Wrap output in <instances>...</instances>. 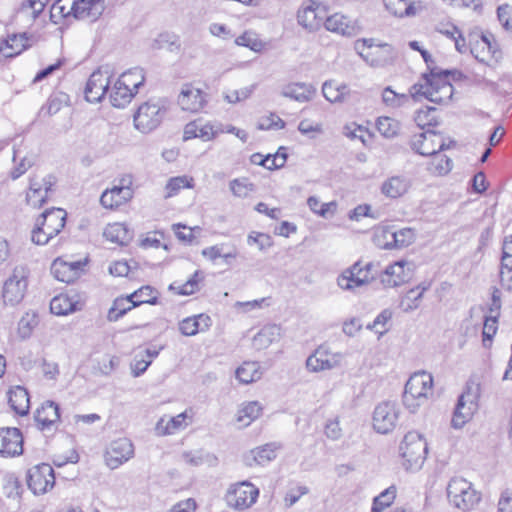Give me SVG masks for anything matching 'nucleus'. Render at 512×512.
I'll return each mask as SVG.
<instances>
[{
  "instance_id": "obj_1",
  "label": "nucleus",
  "mask_w": 512,
  "mask_h": 512,
  "mask_svg": "<svg viewBox=\"0 0 512 512\" xmlns=\"http://www.w3.org/2000/svg\"><path fill=\"white\" fill-rule=\"evenodd\" d=\"M449 76L453 80H460L463 74L459 70L439 68H433L430 73H424L420 81L410 88L412 98L418 100L419 97H425L436 104H448L454 94V88L448 80Z\"/></svg>"
},
{
  "instance_id": "obj_2",
  "label": "nucleus",
  "mask_w": 512,
  "mask_h": 512,
  "mask_svg": "<svg viewBox=\"0 0 512 512\" xmlns=\"http://www.w3.org/2000/svg\"><path fill=\"white\" fill-rule=\"evenodd\" d=\"M433 377L431 374L421 371L414 373L405 385L403 393V404L410 412L417 409L427 402L432 394Z\"/></svg>"
},
{
  "instance_id": "obj_3",
  "label": "nucleus",
  "mask_w": 512,
  "mask_h": 512,
  "mask_svg": "<svg viewBox=\"0 0 512 512\" xmlns=\"http://www.w3.org/2000/svg\"><path fill=\"white\" fill-rule=\"evenodd\" d=\"M67 213L61 208L46 210L37 220L31 239L37 245H45L57 236L65 226Z\"/></svg>"
},
{
  "instance_id": "obj_4",
  "label": "nucleus",
  "mask_w": 512,
  "mask_h": 512,
  "mask_svg": "<svg viewBox=\"0 0 512 512\" xmlns=\"http://www.w3.org/2000/svg\"><path fill=\"white\" fill-rule=\"evenodd\" d=\"M447 498L454 508L467 512L480 502L481 494L471 482L456 476L451 478L447 485Z\"/></svg>"
},
{
  "instance_id": "obj_5",
  "label": "nucleus",
  "mask_w": 512,
  "mask_h": 512,
  "mask_svg": "<svg viewBox=\"0 0 512 512\" xmlns=\"http://www.w3.org/2000/svg\"><path fill=\"white\" fill-rule=\"evenodd\" d=\"M399 450L404 468L409 471H418L426 460L428 444L420 433L409 431L405 434Z\"/></svg>"
},
{
  "instance_id": "obj_6",
  "label": "nucleus",
  "mask_w": 512,
  "mask_h": 512,
  "mask_svg": "<svg viewBox=\"0 0 512 512\" xmlns=\"http://www.w3.org/2000/svg\"><path fill=\"white\" fill-rule=\"evenodd\" d=\"M30 271L24 265L16 266L2 287V299L6 306H16L22 302L28 288Z\"/></svg>"
},
{
  "instance_id": "obj_7",
  "label": "nucleus",
  "mask_w": 512,
  "mask_h": 512,
  "mask_svg": "<svg viewBox=\"0 0 512 512\" xmlns=\"http://www.w3.org/2000/svg\"><path fill=\"white\" fill-rule=\"evenodd\" d=\"M358 54L372 67H384L391 64L394 52L390 45H374L372 39H361L355 42Z\"/></svg>"
},
{
  "instance_id": "obj_8",
  "label": "nucleus",
  "mask_w": 512,
  "mask_h": 512,
  "mask_svg": "<svg viewBox=\"0 0 512 512\" xmlns=\"http://www.w3.org/2000/svg\"><path fill=\"white\" fill-rule=\"evenodd\" d=\"M259 496V489L248 481L234 483L225 494L226 504L236 510L250 508Z\"/></svg>"
},
{
  "instance_id": "obj_9",
  "label": "nucleus",
  "mask_w": 512,
  "mask_h": 512,
  "mask_svg": "<svg viewBox=\"0 0 512 512\" xmlns=\"http://www.w3.org/2000/svg\"><path fill=\"white\" fill-rule=\"evenodd\" d=\"M400 407L395 401H382L376 405L372 415V425L379 434L392 432L398 423Z\"/></svg>"
},
{
  "instance_id": "obj_10",
  "label": "nucleus",
  "mask_w": 512,
  "mask_h": 512,
  "mask_svg": "<svg viewBox=\"0 0 512 512\" xmlns=\"http://www.w3.org/2000/svg\"><path fill=\"white\" fill-rule=\"evenodd\" d=\"M166 109L158 102L148 101L141 104L134 114V126L141 133H149L162 122Z\"/></svg>"
},
{
  "instance_id": "obj_11",
  "label": "nucleus",
  "mask_w": 512,
  "mask_h": 512,
  "mask_svg": "<svg viewBox=\"0 0 512 512\" xmlns=\"http://www.w3.org/2000/svg\"><path fill=\"white\" fill-rule=\"evenodd\" d=\"M410 147L417 154L431 156L448 148L449 145H446L441 134L428 129L413 135L410 140Z\"/></svg>"
},
{
  "instance_id": "obj_12",
  "label": "nucleus",
  "mask_w": 512,
  "mask_h": 512,
  "mask_svg": "<svg viewBox=\"0 0 512 512\" xmlns=\"http://www.w3.org/2000/svg\"><path fill=\"white\" fill-rule=\"evenodd\" d=\"M477 399V392L472 391L470 387L459 396L451 419L453 428L461 429L472 418L478 409Z\"/></svg>"
},
{
  "instance_id": "obj_13",
  "label": "nucleus",
  "mask_w": 512,
  "mask_h": 512,
  "mask_svg": "<svg viewBox=\"0 0 512 512\" xmlns=\"http://www.w3.org/2000/svg\"><path fill=\"white\" fill-rule=\"evenodd\" d=\"M55 476L51 465L42 463L27 472V484L34 494H44L54 486Z\"/></svg>"
},
{
  "instance_id": "obj_14",
  "label": "nucleus",
  "mask_w": 512,
  "mask_h": 512,
  "mask_svg": "<svg viewBox=\"0 0 512 512\" xmlns=\"http://www.w3.org/2000/svg\"><path fill=\"white\" fill-rule=\"evenodd\" d=\"M111 74L108 68H100L94 71L85 87V98L90 103L102 101L110 86Z\"/></svg>"
},
{
  "instance_id": "obj_15",
  "label": "nucleus",
  "mask_w": 512,
  "mask_h": 512,
  "mask_svg": "<svg viewBox=\"0 0 512 512\" xmlns=\"http://www.w3.org/2000/svg\"><path fill=\"white\" fill-rule=\"evenodd\" d=\"M134 456V446L127 438L113 441L105 452V463L110 469H117Z\"/></svg>"
},
{
  "instance_id": "obj_16",
  "label": "nucleus",
  "mask_w": 512,
  "mask_h": 512,
  "mask_svg": "<svg viewBox=\"0 0 512 512\" xmlns=\"http://www.w3.org/2000/svg\"><path fill=\"white\" fill-rule=\"evenodd\" d=\"M54 184V178L34 176L30 179L29 189L26 193V202L33 208H40L47 200L48 193Z\"/></svg>"
},
{
  "instance_id": "obj_17",
  "label": "nucleus",
  "mask_w": 512,
  "mask_h": 512,
  "mask_svg": "<svg viewBox=\"0 0 512 512\" xmlns=\"http://www.w3.org/2000/svg\"><path fill=\"white\" fill-rule=\"evenodd\" d=\"M86 261H66L59 257L51 265L54 277L64 283H73L83 273Z\"/></svg>"
},
{
  "instance_id": "obj_18",
  "label": "nucleus",
  "mask_w": 512,
  "mask_h": 512,
  "mask_svg": "<svg viewBox=\"0 0 512 512\" xmlns=\"http://www.w3.org/2000/svg\"><path fill=\"white\" fill-rule=\"evenodd\" d=\"M207 103L206 94L192 84H184L178 95V104L182 110L197 113Z\"/></svg>"
},
{
  "instance_id": "obj_19",
  "label": "nucleus",
  "mask_w": 512,
  "mask_h": 512,
  "mask_svg": "<svg viewBox=\"0 0 512 512\" xmlns=\"http://www.w3.org/2000/svg\"><path fill=\"white\" fill-rule=\"evenodd\" d=\"M23 453V436L18 428H0V456L15 457Z\"/></svg>"
},
{
  "instance_id": "obj_20",
  "label": "nucleus",
  "mask_w": 512,
  "mask_h": 512,
  "mask_svg": "<svg viewBox=\"0 0 512 512\" xmlns=\"http://www.w3.org/2000/svg\"><path fill=\"white\" fill-rule=\"evenodd\" d=\"M319 6L316 1L307 0L298 10V24L308 32H315L320 28Z\"/></svg>"
},
{
  "instance_id": "obj_21",
  "label": "nucleus",
  "mask_w": 512,
  "mask_h": 512,
  "mask_svg": "<svg viewBox=\"0 0 512 512\" xmlns=\"http://www.w3.org/2000/svg\"><path fill=\"white\" fill-rule=\"evenodd\" d=\"M191 423V417L187 411L182 412L174 417L163 416L155 426L156 434L159 436L172 435L178 431L184 430Z\"/></svg>"
},
{
  "instance_id": "obj_22",
  "label": "nucleus",
  "mask_w": 512,
  "mask_h": 512,
  "mask_svg": "<svg viewBox=\"0 0 512 512\" xmlns=\"http://www.w3.org/2000/svg\"><path fill=\"white\" fill-rule=\"evenodd\" d=\"M372 266V263H367L365 274L363 277H359L357 265H352L338 277V286L344 290H352L356 287L368 284L373 279V276L370 275Z\"/></svg>"
},
{
  "instance_id": "obj_23",
  "label": "nucleus",
  "mask_w": 512,
  "mask_h": 512,
  "mask_svg": "<svg viewBox=\"0 0 512 512\" xmlns=\"http://www.w3.org/2000/svg\"><path fill=\"white\" fill-rule=\"evenodd\" d=\"M408 262L404 260L397 261L389 265L380 277V281L384 287H397L410 279V271L405 270Z\"/></svg>"
},
{
  "instance_id": "obj_24",
  "label": "nucleus",
  "mask_w": 512,
  "mask_h": 512,
  "mask_svg": "<svg viewBox=\"0 0 512 512\" xmlns=\"http://www.w3.org/2000/svg\"><path fill=\"white\" fill-rule=\"evenodd\" d=\"M220 133H223V129L220 127H215L211 123L202 124L198 121H193L185 126L183 138L184 140L200 138L203 141H210Z\"/></svg>"
},
{
  "instance_id": "obj_25",
  "label": "nucleus",
  "mask_w": 512,
  "mask_h": 512,
  "mask_svg": "<svg viewBox=\"0 0 512 512\" xmlns=\"http://www.w3.org/2000/svg\"><path fill=\"white\" fill-rule=\"evenodd\" d=\"M279 448L280 446L276 443H269L260 447H256L245 455V464L247 466L266 465L276 458Z\"/></svg>"
},
{
  "instance_id": "obj_26",
  "label": "nucleus",
  "mask_w": 512,
  "mask_h": 512,
  "mask_svg": "<svg viewBox=\"0 0 512 512\" xmlns=\"http://www.w3.org/2000/svg\"><path fill=\"white\" fill-rule=\"evenodd\" d=\"M324 26L328 31L342 36H356L360 32L359 26L348 20L344 15L335 13L326 18Z\"/></svg>"
},
{
  "instance_id": "obj_27",
  "label": "nucleus",
  "mask_w": 512,
  "mask_h": 512,
  "mask_svg": "<svg viewBox=\"0 0 512 512\" xmlns=\"http://www.w3.org/2000/svg\"><path fill=\"white\" fill-rule=\"evenodd\" d=\"M411 182L404 175H395L387 178L380 187L381 193L390 199H397L409 190Z\"/></svg>"
},
{
  "instance_id": "obj_28",
  "label": "nucleus",
  "mask_w": 512,
  "mask_h": 512,
  "mask_svg": "<svg viewBox=\"0 0 512 512\" xmlns=\"http://www.w3.org/2000/svg\"><path fill=\"white\" fill-rule=\"evenodd\" d=\"M105 10V0H77L76 19L96 21Z\"/></svg>"
},
{
  "instance_id": "obj_29",
  "label": "nucleus",
  "mask_w": 512,
  "mask_h": 512,
  "mask_svg": "<svg viewBox=\"0 0 512 512\" xmlns=\"http://www.w3.org/2000/svg\"><path fill=\"white\" fill-rule=\"evenodd\" d=\"M59 418V407L53 401L44 402L35 413V420L41 430L49 429L59 421Z\"/></svg>"
},
{
  "instance_id": "obj_30",
  "label": "nucleus",
  "mask_w": 512,
  "mask_h": 512,
  "mask_svg": "<svg viewBox=\"0 0 512 512\" xmlns=\"http://www.w3.org/2000/svg\"><path fill=\"white\" fill-rule=\"evenodd\" d=\"M8 403L18 415H27L30 409V398L27 390L22 386L12 387L8 393Z\"/></svg>"
},
{
  "instance_id": "obj_31",
  "label": "nucleus",
  "mask_w": 512,
  "mask_h": 512,
  "mask_svg": "<svg viewBox=\"0 0 512 512\" xmlns=\"http://www.w3.org/2000/svg\"><path fill=\"white\" fill-rule=\"evenodd\" d=\"M211 326V318L206 314L187 317L179 323V330L185 336H194Z\"/></svg>"
},
{
  "instance_id": "obj_32",
  "label": "nucleus",
  "mask_w": 512,
  "mask_h": 512,
  "mask_svg": "<svg viewBox=\"0 0 512 512\" xmlns=\"http://www.w3.org/2000/svg\"><path fill=\"white\" fill-rule=\"evenodd\" d=\"M263 407L258 401H249L242 403L236 414V422L240 427H247L260 417Z\"/></svg>"
},
{
  "instance_id": "obj_33",
  "label": "nucleus",
  "mask_w": 512,
  "mask_h": 512,
  "mask_svg": "<svg viewBox=\"0 0 512 512\" xmlns=\"http://www.w3.org/2000/svg\"><path fill=\"white\" fill-rule=\"evenodd\" d=\"M28 46L29 43L25 34H13L0 41V53L6 58H11L19 55Z\"/></svg>"
},
{
  "instance_id": "obj_34",
  "label": "nucleus",
  "mask_w": 512,
  "mask_h": 512,
  "mask_svg": "<svg viewBox=\"0 0 512 512\" xmlns=\"http://www.w3.org/2000/svg\"><path fill=\"white\" fill-rule=\"evenodd\" d=\"M386 9L394 16H415L423 9L420 1L409 3L407 0H384Z\"/></svg>"
},
{
  "instance_id": "obj_35",
  "label": "nucleus",
  "mask_w": 512,
  "mask_h": 512,
  "mask_svg": "<svg viewBox=\"0 0 512 512\" xmlns=\"http://www.w3.org/2000/svg\"><path fill=\"white\" fill-rule=\"evenodd\" d=\"M281 335V327L279 325H266L253 337V345L258 350L266 349L272 343L278 341Z\"/></svg>"
},
{
  "instance_id": "obj_36",
  "label": "nucleus",
  "mask_w": 512,
  "mask_h": 512,
  "mask_svg": "<svg viewBox=\"0 0 512 512\" xmlns=\"http://www.w3.org/2000/svg\"><path fill=\"white\" fill-rule=\"evenodd\" d=\"M103 236L112 243L126 245L132 240L133 233L124 223L116 222L106 226Z\"/></svg>"
},
{
  "instance_id": "obj_37",
  "label": "nucleus",
  "mask_w": 512,
  "mask_h": 512,
  "mask_svg": "<svg viewBox=\"0 0 512 512\" xmlns=\"http://www.w3.org/2000/svg\"><path fill=\"white\" fill-rule=\"evenodd\" d=\"M263 371L256 361H245L235 371L236 379L242 384H250L261 379Z\"/></svg>"
},
{
  "instance_id": "obj_38",
  "label": "nucleus",
  "mask_w": 512,
  "mask_h": 512,
  "mask_svg": "<svg viewBox=\"0 0 512 512\" xmlns=\"http://www.w3.org/2000/svg\"><path fill=\"white\" fill-rule=\"evenodd\" d=\"M131 199L132 198L128 195V191H122V189L114 186L102 193L100 203L104 208L113 210L126 204Z\"/></svg>"
},
{
  "instance_id": "obj_39",
  "label": "nucleus",
  "mask_w": 512,
  "mask_h": 512,
  "mask_svg": "<svg viewBox=\"0 0 512 512\" xmlns=\"http://www.w3.org/2000/svg\"><path fill=\"white\" fill-rule=\"evenodd\" d=\"M281 94L286 98L304 102L315 94V90L304 83H290L282 87Z\"/></svg>"
},
{
  "instance_id": "obj_40",
  "label": "nucleus",
  "mask_w": 512,
  "mask_h": 512,
  "mask_svg": "<svg viewBox=\"0 0 512 512\" xmlns=\"http://www.w3.org/2000/svg\"><path fill=\"white\" fill-rule=\"evenodd\" d=\"M78 301L74 300L67 294L55 296L50 302V310L57 316H64L77 311Z\"/></svg>"
},
{
  "instance_id": "obj_41",
  "label": "nucleus",
  "mask_w": 512,
  "mask_h": 512,
  "mask_svg": "<svg viewBox=\"0 0 512 512\" xmlns=\"http://www.w3.org/2000/svg\"><path fill=\"white\" fill-rule=\"evenodd\" d=\"M386 238H390L391 241H387L384 244L385 249L402 248L410 245L414 241L415 234L410 228H403L395 232H387Z\"/></svg>"
},
{
  "instance_id": "obj_42",
  "label": "nucleus",
  "mask_w": 512,
  "mask_h": 512,
  "mask_svg": "<svg viewBox=\"0 0 512 512\" xmlns=\"http://www.w3.org/2000/svg\"><path fill=\"white\" fill-rule=\"evenodd\" d=\"M182 459L186 464L191 466H200L205 464L208 466H215L218 461L214 454L203 449L184 452L182 454Z\"/></svg>"
},
{
  "instance_id": "obj_43",
  "label": "nucleus",
  "mask_w": 512,
  "mask_h": 512,
  "mask_svg": "<svg viewBox=\"0 0 512 512\" xmlns=\"http://www.w3.org/2000/svg\"><path fill=\"white\" fill-rule=\"evenodd\" d=\"M144 81V71L142 68L139 67L132 68L122 73L117 79V82L120 83V85L129 88L135 94L137 93L139 87L143 85Z\"/></svg>"
},
{
  "instance_id": "obj_44",
  "label": "nucleus",
  "mask_w": 512,
  "mask_h": 512,
  "mask_svg": "<svg viewBox=\"0 0 512 512\" xmlns=\"http://www.w3.org/2000/svg\"><path fill=\"white\" fill-rule=\"evenodd\" d=\"M135 93L129 88L120 85L117 81L110 90L109 98L114 107L123 108L131 102Z\"/></svg>"
},
{
  "instance_id": "obj_45",
  "label": "nucleus",
  "mask_w": 512,
  "mask_h": 512,
  "mask_svg": "<svg viewBox=\"0 0 512 512\" xmlns=\"http://www.w3.org/2000/svg\"><path fill=\"white\" fill-rule=\"evenodd\" d=\"M237 46L249 48L253 52L260 53L264 50L266 44L259 38L258 34L252 30H247L235 39Z\"/></svg>"
},
{
  "instance_id": "obj_46",
  "label": "nucleus",
  "mask_w": 512,
  "mask_h": 512,
  "mask_svg": "<svg viewBox=\"0 0 512 512\" xmlns=\"http://www.w3.org/2000/svg\"><path fill=\"white\" fill-rule=\"evenodd\" d=\"M432 160L429 162L427 169L431 174L434 175H446L452 169V161L449 157L439 152L435 155H431Z\"/></svg>"
},
{
  "instance_id": "obj_47",
  "label": "nucleus",
  "mask_w": 512,
  "mask_h": 512,
  "mask_svg": "<svg viewBox=\"0 0 512 512\" xmlns=\"http://www.w3.org/2000/svg\"><path fill=\"white\" fill-rule=\"evenodd\" d=\"M45 6V0H23L17 14L29 20H35Z\"/></svg>"
},
{
  "instance_id": "obj_48",
  "label": "nucleus",
  "mask_w": 512,
  "mask_h": 512,
  "mask_svg": "<svg viewBox=\"0 0 512 512\" xmlns=\"http://www.w3.org/2000/svg\"><path fill=\"white\" fill-rule=\"evenodd\" d=\"M136 306L133 305L130 295L126 298H117L109 309L107 318L109 321L115 322Z\"/></svg>"
},
{
  "instance_id": "obj_49",
  "label": "nucleus",
  "mask_w": 512,
  "mask_h": 512,
  "mask_svg": "<svg viewBox=\"0 0 512 512\" xmlns=\"http://www.w3.org/2000/svg\"><path fill=\"white\" fill-rule=\"evenodd\" d=\"M255 89L256 84H252L240 89L226 90L223 92V98L229 104H237L249 99Z\"/></svg>"
},
{
  "instance_id": "obj_50",
  "label": "nucleus",
  "mask_w": 512,
  "mask_h": 512,
  "mask_svg": "<svg viewBox=\"0 0 512 512\" xmlns=\"http://www.w3.org/2000/svg\"><path fill=\"white\" fill-rule=\"evenodd\" d=\"M412 95L396 93L391 87H386L382 92L383 103L390 108H399L409 102Z\"/></svg>"
},
{
  "instance_id": "obj_51",
  "label": "nucleus",
  "mask_w": 512,
  "mask_h": 512,
  "mask_svg": "<svg viewBox=\"0 0 512 512\" xmlns=\"http://www.w3.org/2000/svg\"><path fill=\"white\" fill-rule=\"evenodd\" d=\"M379 133L386 138L395 137L400 129V123L390 117H379L376 122Z\"/></svg>"
},
{
  "instance_id": "obj_52",
  "label": "nucleus",
  "mask_w": 512,
  "mask_h": 512,
  "mask_svg": "<svg viewBox=\"0 0 512 512\" xmlns=\"http://www.w3.org/2000/svg\"><path fill=\"white\" fill-rule=\"evenodd\" d=\"M347 91L345 85H335L332 82H325L322 85V95L331 103L342 101Z\"/></svg>"
},
{
  "instance_id": "obj_53",
  "label": "nucleus",
  "mask_w": 512,
  "mask_h": 512,
  "mask_svg": "<svg viewBox=\"0 0 512 512\" xmlns=\"http://www.w3.org/2000/svg\"><path fill=\"white\" fill-rule=\"evenodd\" d=\"M77 0H57L51 8L52 16L67 18L73 16L76 18Z\"/></svg>"
},
{
  "instance_id": "obj_54",
  "label": "nucleus",
  "mask_w": 512,
  "mask_h": 512,
  "mask_svg": "<svg viewBox=\"0 0 512 512\" xmlns=\"http://www.w3.org/2000/svg\"><path fill=\"white\" fill-rule=\"evenodd\" d=\"M396 497V488L391 486L384 490L380 495L374 498L372 512H382L383 509L389 507Z\"/></svg>"
},
{
  "instance_id": "obj_55",
  "label": "nucleus",
  "mask_w": 512,
  "mask_h": 512,
  "mask_svg": "<svg viewBox=\"0 0 512 512\" xmlns=\"http://www.w3.org/2000/svg\"><path fill=\"white\" fill-rule=\"evenodd\" d=\"M133 305H141L144 303L155 304L157 301V296L155 295V291L150 286H143L137 291L130 294Z\"/></svg>"
},
{
  "instance_id": "obj_56",
  "label": "nucleus",
  "mask_w": 512,
  "mask_h": 512,
  "mask_svg": "<svg viewBox=\"0 0 512 512\" xmlns=\"http://www.w3.org/2000/svg\"><path fill=\"white\" fill-rule=\"evenodd\" d=\"M234 196L245 198L254 191V185L247 178L234 179L229 184Z\"/></svg>"
},
{
  "instance_id": "obj_57",
  "label": "nucleus",
  "mask_w": 512,
  "mask_h": 512,
  "mask_svg": "<svg viewBox=\"0 0 512 512\" xmlns=\"http://www.w3.org/2000/svg\"><path fill=\"white\" fill-rule=\"evenodd\" d=\"M247 244L250 246L257 245L260 251H265L272 247L273 240L271 236L266 233L252 231L247 236Z\"/></svg>"
},
{
  "instance_id": "obj_58",
  "label": "nucleus",
  "mask_w": 512,
  "mask_h": 512,
  "mask_svg": "<svg viewBox=\"0 0 512 512\" xmlns=\"http://www.w3.org/2000/svg\"><path fill=\"white\" fill-rule=\"evenodd\" d=\"M271 305V298L270 297H263L261 299H255L251 301H237L235 303V308L240 310L243 313H248L253 310H259L266 307H269Z\"/></svg>"
},
{
  "instance_id": "obj_59",
  "label": "nucleus",
  "mask_w": 512,
  "mask_h": 512,
  "mask_svg": "<svg viewBox=\"0 0 512 512\" xmlns=\"http://www.w3.org/2000/svg\"><path fill=\"white\" fill-rule=\"evenodd\" d=\"M435 111L436 109L434 107H426V109L418 110L415 115V122L422 129L435 126L437 124V120L434 116Z\"/></svg>"
},
{
  "instance_id": "obj_60",
  "label": "nucleus",
  "mask_w": 512,
  "mask_h": 512,
  "mask_svg": "<svg viewBox=\"0 0 512 512\" xmlns=\"http://www.w3.org/2000/svg\"><path fill=\"white\" fill-rule=\"evenodd\" d=\"M192 181H193L192 178H188L186 176H179V177L171 178L166 185V191H167L166 197H172L173 195L178 193L183 188H191Z\"/></svg>"
},
{
  "instance_id": "obj_61",
  "label": "nucleus",
  "mask_w": 512,
  "mask_h": 512,
  "mask_svg": "<svg viewBox=\"0 0 512 512\" xmlns=\"http://www.w3.org/2000/svg\"><path fill=\"white\" fill-rule=\"evenodd\" d=\"M392 312L388 309L383 310L371 324L367 325L368 329L374 330L380 336L387 332L386 324L391 320Z\"/></svg>"
},
{
  "instance_id": "obj_62",
  "label": "nucleus",
  "mask_w": 512,
  "mask_h": 512,
  "mask_svg": "<svg viewBox=\"0 0 512 512\" xmlns=\"http://www.w3.org/2000/svg\"><path fill=\"white\" fill-rule=\"evenodd\" d=\"M38 325V319L35 314H26L19 322V333L23 338H27L33 329Z\"/></svg>"
},
{
  "instance_id": "obj_63",
  "label": "nucleus",
  "mask_w": 512,
  "mask_h": 512,
  "mask_svg": "<svg viewBox=\"0 0 512 512\" xmlns=\"http://www.w3.org/2000/svg\"><path fill=\"white\" fill-rule=\"evenodd\" d=\"M285 122L276 114L271 113L267 117H263L258 122V129L270 130V129H283Z\"/></svg>"
},
{
  "instance_id": "obj_64",
  "label": "nucleus",
  "mask_w": 512,
  "mask_h": 512,
  "mask_svg": "<svg viewBox=\"0 0 512 512\" xmlns=\"http://www.w3.org/2000/svg\"><path fill=\"white\" fill-rule=\"evenodd\" d=\"M497 16L503 28L512 34V7L508 4L499 6Z\"/></svg>"
}]
</instances>
